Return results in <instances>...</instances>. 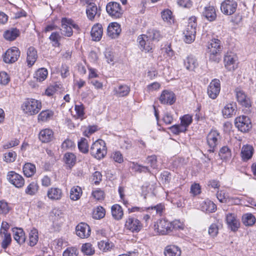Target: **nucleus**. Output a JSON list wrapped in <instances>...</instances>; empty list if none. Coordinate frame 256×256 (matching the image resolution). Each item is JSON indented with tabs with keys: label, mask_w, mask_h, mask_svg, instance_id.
Masks as SVG:
<instances>
[{
	"label": "nucleus",
	"mask_w": 256,
	"mask_h": 256,
	"mask_svg": "<svg viewBox=\"0 0 256 256\" xmlns=\"http://www.w3.org/2000/svg\"><path fill=\"white\" fill-rule=\"evenodd\" d=\"M254 148L250 145L244 146L241 150V155L243 160H247L250 159L253 154Z\"/></svg>",
	"instance_id": "32"
},
{
	"label": "nucleus",
	"mask_w": 256,
	"mask_h": 256,
	"mask_svg": "<svg viewBox=\"0 0 256 256\" xmlns=\"http://www.w3.org/2000/svg\"><path fill=\"white\" fill-rule=\"evenodd\" d=\"M36 168L34 164L30 163L26 164L23 167L24 174L27 177L32 176L36 172Z\"/></svg>",
	"instance_id": "38"
},
{
	"label": "nucleus",
	"mask_w": 256,
	"mask_h": 256,
	"mask_svg": "<svg viewBox=\"0 0 256 256\" xmlns=\"http://www.w3.org/2000/svg\"><path fill=\"white\" fill-rule=\"evenodd\" d=\"M107 153L106 143L102 140H98L94 142L90 148V154L95 158L100 160L104 158Z\"/></svg>",
	"instance_id": "2"
},
{
	"label": "nucleus",
	"mask_w": 256,
	"mask_h": 256,
	"mask_svg": "<svg viewBox=\"0 0 256 256\" xmlns=\"http://www.w3.org/2000/svg\"><path fill=\"white\" fill-rule=\"evenodd\" d=\"M162 17L164 22L169 24L174 22V18L172 16V12L168 10H164L162 12Z\"/></svg>",
	"instance_id": "46"
},
{
	"label": "nucleus",
	"mask_w": 256,
	"mask_h": 256,
	"mask_svg": "<svg viewBox=\"0 0 256 256\" xmlns=\"http://www.w3.org/2000/svg\"><path fill=\"white\" fill-rule=\"evenodd\" d=\"M61 26L62 28L60 30L62 34L68 37H70L72 35V28L77 30L79 28L78 25L74 24L71 19L65 18L62 19Z\"/></svg>",
	"instance_id": "3"
},
{
	"label": "nucleus",
	"mask_w": 256,
	"mask_h": 256,
	"mask_svg": "<svg viewBox=\"0 0 256 256\" xmlns=\"http://www.w3.org/2000/svg\"><path fill=\"white\" fill-rule=\"evenodd\" d=\"M191 26H186L185 30L184 32V40L186 43L191 44L192 42L195 40L196 38V28H194V30L190 29Z\"/></svg>",
	"instance_id": "28"
},
{
	"label": "nucleus",
	"mask_w": 256,
	"mask_h": 256,
	"mask_svg": "<svg viewBox=\"0 0 256 256\" xmlns=\"http://www.w3.org/2000/svg\"><path fill=\"white\" fill-rule=\"evenodd\" d=\"M62 190L58 188H51L47 192L48 197L52 200H60L62 197Z\"/></svg>",
	"instance_id": "26"
},
{
	"label": "nucleus",
	"mask_w": 256,
	"mask_h": 256,
	"mask_svg": "<svg viewBox=\"0 0 256 256\" xmlns=\"http://www.w3.org/2000/svg\"><path fill=\"white\" fill-rule=\"evenodd\" d=\"M20 34L19 30L12 28L6 31L4 34V38L10 41L14 40Z\"/></svg>",
	"instance_id": "34"
},
{
	"label": "nucleus",
	"mask_w": 256,
	"mask_h": 256,
	"mask_svg": "<svg viewBox=\"0 0 256 256\" xmlns=\"http://www.w3.org/2000/svg\"><path fill=\"white\" fill-rule=\"evenodd\" d=\"M164 56H166V57L170 59H174L176 58L174 51L171 48V44H168L166 45L164 47L162 48Z\"/></svg>",
	"instance_id": "47"
},
{
	"label": "nucleus",
	"mask_w": 256,
	"mask_h": 256,
	"mask_svg": "<svg viewBox=\"0 0 256 256\" xmlns=\"http://www.w3.org/2000/svg\"><path fill=\"white\" fill-rule=\"evenodd\" d=\"M159 100L162 104L171 105L175 102V96L172 92L164 90L162 92Z\"/></svg>",
	"instance_id": "16"
},
{
	"label": "nucleus",
	"mask_w": 256,
	"mask_h": 256,
	"mask_svg": "<svg viewBox=\"0 0 256 256\" xmlns=\"http://www.w3.org/2000/svg\"><path fill=\"white\" fill-rule=\"evenodd\" d=\"M147 163L150 164V166L153 168H157V160L156 156H149L147 158Z\"/></svg>",
	"instance_id": "63"
},
{
	"label": "nucleus",
	"mask_w": 256,
	"mask_h": 256,
	"mask_svg": "<svg viewBox=\"0 0 256 256\" xmlns=\"http://www.w3.org/2000/svg\"><path fill=\"white\" fill-rule=\"evenodd\" d=\"M106 10L108 14L114 18L121 17L122 10L120 4L116 2H110L106 6Z\"/></svg>",
	"instance_id": "6"
},
{
	"label": "nucleus",
	"mask_w": 256,
	"mask_h": 256,
	"mask_svg": "<svg viewBox=\"0 0 256 256\" xmlns=\"http://www.w3.org/2000/svg\"><path fill=\"white\" fill-rule=\"evenodd\" d=\"M235 93L237 100L240 104L245 108H249L252 106L250 98L240 88L235 89Z\"/></svg>",
	"instance_id": "7"
},
{
	"label": "nucleus",
	"mask_w": 256,
	"mask_h": 256,
	"mask_svg": "<svg viewBox=\"0 0 256 256\" xmlns=\"http://www.w3.org/2000/svg\"><path fill=\"white\" fill-rule=\"evenodd\" d=\"M54 138L52 129H42L39 133V139L42 142H48Z\"/></svg>",
	"instance_id": "23"
},
{
	"label": "nucleus",
	"mask_w": 256,
	"mask_h": 256,
	"mask_svg": "<svg viewBox=\"0 0 256 256\" xmlns=\"http://www.w3.org/2000/svg\"><path fill=\"white\" fill-rule=\"evenodd\" d=\"M140 48L146 52H152L154 44L152 40L148 38L146 34L140 36L138 38Z\"/></svg>",
	"instance_id": "9"
},
{
	"label": "nucleus",
	"mask_w": 256,
	"mask_h": 256,
	"mask_svg": "<svg viewBox=\"0 0 256 256\" xmlns=\"http://www.w3.org/2000/svg\"><path fill=\"white\" fill-rule=\"evenodd\" d=\"M209 54V60L215 62H218L220 60V52H209L208 51Z\"/></svg>",
	"instance_id": "59"
},
{
	"label": "nucleus",
	"mask_w": 256,
	"mask_h": 256,
	"mask_svg": "<svg viewBox=\"0 0 256 256\" xmlns=\"http://www.w3.org/2000/svg\"><path fill=\"white\" fill-rule=\"evenodd\" d=\"M220 139V134L216 130H212L207 136V142L210 148L208 150L214 152V148L218 145L219 140Z\"/></svg>",
	"instance_id": "11"
},
{
	"label": "nucleus",
	"mask_w": 256,
	"mask_h": 256,
	"mask_svg": "<svg viewBox=\"0 0 256 256\" xmlns=\"http://www.w3.org/2000/svg\"><path fill=\"white\" fill-rule=\"evenodd\" d=\"M184 64L186 70H194L198 66L197 59L193 56H188L184 60Z\"/></svg>",
	"instance_id": "20"
},
{
	"label": "nucleus",
	"mask_w": 256,
	"mask_h": 256,
	"mask_svg": "<svg viewBox=\"0 0 256 256\" xmlns=\"http://www.w3.org/2000/svg\"><path fill=\"white\" fill-rule=\"evenodd\" d=\"M226 222L228 226L233 231L236 230L239 227L240 222L234 214L229 213L226 214Z\"/></svg>",
	"instance_id": "22"
},
{
	"label": "nucleus",
	"mask_w": 256,
	"mask_h": 256,
	"mask_svg": "<svg viewBox=\"0 0 256 256\" xmlns=\"http://www.w3.org/2000/svg\"><path fill=\"white\" fill-rule=\"evenodd\" d=\"M243 223L246 226H252L256 222L255 217L251 214H248L243 216Z\"/></svg>",
	"instance_id": "45"
},
{
	"label": "nucleus",
	"mask_w": 256,
	"mask_h": 256,
	"mask_svg": "<svg viewBox=\"0 0 256 256\" xmlns=\"http://www.w3.org/2000/svg\"><path fill=\"white\" fill-rule=\"evenodd\" d=\"M238 58L232 52H228L224 56L225 68L229 71L234 70L237 68Z\"/></svg>",
	"instance_id": "5"
},
{
	"label": "nucleus",
	"mask_w": 256,
	"mask_h": 256,
	"mask_svg": "<svg viewBox=\"0 0 256 256\" xmlns=\"http://www.w3.org/2000/svg\"><path fill=\"white\" fill-rule=\"evenodd\" d=\"M238 6L236 2L234 0H224L221 4L222 12L226 15H231L236 10Z\"/></svg>",
	"instance_id": "10"
},
{
	"label": "nucleus",
	"mask_w": 256,
	"mask_h": 256,
	"mask_svg": "<svg viewBox=\"0 0 256 256\" xmlns=\"http://www.w3.org/2000/svg\"><path fill=\"white\" fill-rule=\"evenodd\" d=\"M82 251L85 254L91 256L94 254V249L90 243L83 244L82 247Z\"/></svg>",
	"instance_id": "48"
},
{
	"label": "nucleus",
	"mask_w": 256,
	"mask_h": 256,
	"mask_svg": "<svg viewBox=\"0 0 256 256\" xmlns=\"http://www.w3.org/2000/svg\"><path fill=\"white\" fill-rule=\"evenodd\" d=\"M236 105L234 103L226 104L222 110V113L224 118H230L236 114Z\"/></svg>",
	"instance_id": "24"
},
{
	"label": "nucleus",
	"mask_w": 256,
	"mask_h": 256,
	"mask_svg": "<svg viewBox=\"0 0 256 256\" xmlns=\"http://www.w3.org/2000/svg\"><path fill=\"white\" fill-rule=\"evenodd\" d=\"M82 194L81 188L78 186H74L70 191V198L72 200H77L80 198Z\"/></svg>",
	"instance_id": "40"
},
{
	"label": "nucleus",
	"mask_w": 256,
	"mask_h": 256,
	"mask_svg": "<svg viewBox=\"0 0 256 256\" xmlns=\"http://www.w3.org/2000/svg\"><path fill=\"white\" fill-rule=\"evenodd\" d=\"M125 226L132 232H138L141 230L142 225L137 218L129 217L126 222Z\"/></svg>",
	"instance_id": "14"
},
{
	"label": "nucleus",
	"mask_w": 256,
	"mask_h": 256,
	"mask_svg": "<svg viewBox=\"0 0 256 256\" xmlns=\"http://www.w3.org/2000/svg\"><path fill=\"white\" fill-rule=\"evenodd\" d=\"M42 107L41 102L34 98L26 100L22 105V109L23 112L28 116L37 114Z\"/></svg>",
	"instance_id": "1"
},
{
	"label": "nucleus",
	"mask_w": 256,
	"mask_h": 256,
	"mask_svg": "<svg viewBox=\"0 0 256 256\" xmlns=\"http://www.w3.org/2000/svg\"><path fill=\"white\" fill-rule=\"evenodd\" d=\"M86 13L88 18L90 20H93L96 16H100V9L98 10L96 4H92L90 6H87Z\"/></svg>",
	"instance_id": "19"
},
{
	"label": "nucleus",
	"mask_w": 256,
	"mask_h": 256,
	"mask_svg": "<svg viewBox=\"0 0 256 256\" xmlns=\"http://www.w3.org/2000/svg\"><path fill=\"white\" fill-rule=\"evenodd\" d=\"M107 31L108 34L111 38H116L121 32L120 26L117 22H112L108 25Z\"/></svg>",
	"instance_id": "17"
},
{
	"label": "nucleus",
	"mask_w": 256,
	"mask_h": 256,
	"mask_svg": "<svg viewBox=\"0 0 256 256\" xmlns=\"http://www.w3.org/2000/svg\"><path fill=\"white\" fill-rule=\"evenodd\" d=\"M54 113L50 110L42 111L38 115V122H44L52 118Z\"/></svg>",
	"instance_id": "30"
},
{
	"label": "nucleus",
	"mask_w": 256,
	"mask_h": 256,
	"mask_svg": "<svg viewBox=\"0 0 256 256\" xmlns=\"http://www.w3.org/2000/svg\"><path fill=\"white\" fill-rule=\"evenodd\" d=\"M7 178L12 184L18 188L22 187L24 184V180L22 176L13 171L8 172Z\"/></svg>",
	"instance_id": "12"
},
{
	"label": "nucleus",
	"mask_w": 256,
	"mask_h": 256,
	"mask_svg": "<svg viewBox=\"0 0 256 256\" xmlns=\"http://www.w3.org/2000/svg\"><path fill=\"white\" fill-rule=\"evenodd\" d=\"M203 14L210 22L214 20L216 16L215 8L213 6L205 7Z\"/></svg>",
	"instance_id": "33"
},
{
	"label": "nucleus",
	"mask_w": 256,
	"mask_h": 256,
	"mask_svg": "<svg viewBox=\"0 0 256 256\" xmlns=\"http://www.w3.org/2000/svg\"><path fill=\"white\" fill-rule=\"evenodd\" d=\"M146 35L152 42L155 40H158L160 38V32L154 30H150Z\"/></svg>",
	"instance_id": "56"
},
{
	"label": "nucleus",
	"mask_w": 256,
	"mask_h": 256,
	"mask_svg": "<svg viewBox=\"0 0 256 256\" xmlns=\"http://www.w3.org/2000/svg\"><path fill=\"white\" fill-rule=\"evenodd\" d=\"M74 109L78 117L82 118L84 116V106L80 102V104H75Z\"/></svg>",
	"instance_id": "61"
},
{
	"label": "nucleus",
	"mask_w": 256,
	"mask_h": 256,
	"mask_svg": "<svg viewBox=\"0 0 256 256\" xmlns=\"http://www.w3.org/2000/svg\"><path fill=\"white\" fill-rule=\"evenodd\" d=\"M105 216V210L102 206L97 207L93 212V218L95 219H100Z\"/></svg>",
	"instance_id": "51"
},
{
	"label": "nucleus",
	"mask_w": 256,
	"mask_h": 256,
	"mask_svg": "<svg viewBox=\"0 0 256 256\" xmlns=\"http://www.w3.org/2000/svg\"><path fill=\"white\" fill-rule=\"evenodd\" d=\"M10 210L8 204L4 200L0 201V214H6Z\"/></svg>",
	"instance_id": "62"
},
{
	"label": "nucleus",
	"mask_w": 256,
	"mask_h": 256,
	"mask_svg": "<svg viewBox=\"0 0 256 256\" xmlns=\"http://www.w3.org/2000/svg\"><path fill=\"white\" fill-rule=\"evenodd\" d=\"M1 233H2L4 234V238L2 240V247L5 249L7 248V247L10 244L11 241H12V238L10 234H8L6 232L2 231L0 232Z\"/></svg>",
	"instance_id": "55"
},
{
	"label": "nucleus",
	"mask_w": 256,
	"mask_h": 256,
	"mask_svg": "<svg viewBox=\"0 0 256 256\" xmlns=\"http://www.w3.org/2000/svg\"><path fill=\"white\" fill-rule=\"evenodd\" d=\"M15 152L10 151L4 154V160L6 162H12L15 161L16 158Z\"/></svg>",
	"instance_id": "53"
},
{
	"label": "nucleus",
	"mask_w": 256,
	"mask_h": 256,
	"mask_svg": "<svg viewBox=\"0 0 256 256\" xmlns=\"http://www.w3.org/2000/svg\"><path fill=\"white\" fill-rule=\"evenodd\" d=\"M48 74V72L47 70L45 68H41L36 72L34 78L37 81L42 82L46 79Z\"/></svg>",
	"instance_id": "39"
},
{
	"label": "nucleus",
	"mask_w": 256,
	"mask_h": 256,
	"mask_svg": "<svg viewBox=\"0 0 256 256\" xmlns=\"http://www.w3.org/2000/svg\"><path fill=\"white\" fill-rule=\"evenodd\" d=\"M218 154L220 158L224 161L230 160L232 157L231 150L226 146H224L220 149Z\"/></svg>",
	"instance_id": "36"
},
{
	"label": "nucleus",
	"mask_w": 256,
	"mask_h": 256,
	"mask_svg": "<svg viewBox=\"0 0 256 256\" xmlns=\"http://www.w3.org/2000/svg\"><path fill=\"white\" fill-rule=\"evenodd\" d=\"M98 246L99 248L104 252L110 250L114 246V244L112 242L104 240L99 242Z\"/></svg>",
	"instance_id": "54"
},
{
	"label": "nucleus",
	"mask_w": 256,
	"mask_h": 256,
	"mask_svg": "<svg viewBox=\"0 0 256 256\" xmlns=\"http://www.w3.org/2000/svg\"><path fill=\"white\" fill-rule=\"evenodd\" d=\"M76 234L82 238H88L90 236V228L88 224L82 222L76 227Z\"/></svg>",
	"instance_id": "15"
},
{
	"label": "nucleus",
	"mask_w": 256,
	"mask_h": 256,
	"mask_svg": "<svg viewBox=\"0 0 256 256\" xmlns=\"http://www.w3.org/2000/svg\"><path fill=\"white\" fill-rule=\"evenodd\" d=\"M112 214V217L116 220L122 219L124 215L123 210L122 207L118 204H114L111 208Z\"/></svg>",
	"instance_id": "35"
},
{
	"label": "nucleus",
	"mask_w": 256,
	"mask_h": 256,
	"mask_svg": "<svg viewBox=\"0 0 256 256\" xmlns=\"http://www.w3.org/2000/svg\"><path fill=\"white\" fill-rule=\"evenodd\" d=\"M38 232L36 229L33 228L29 234L28 244L33 246H35L38 242Z\"/></svg>",
	"instance_id": "41"
},
{
	"label": "nucleus",
	"mask_w": 256,
	"mask_h": 256,
	"mask_svg": "<svg viewBox=\"0 0 256 256\" xmlns=\"http://www.w3.org/2000/svg\"><path fill=\"white\" fill-rule=\"evenodd\" d=\"M79 150L82 153H87L88 151V140L85 138H82L80 141L78 142Z\"/></svg>",
	"instance_id": "50"
},
{
	"label": "nucleus",
	"mask_w": 256,
	"mask_h": 256,
	"mask_svg": "<svg viewBox=\"0 0 256 256\" xmlns=\"http://www.w3.org/2000/svg\"><path fill=\"white\" fill-rule=\"evenodd\" d=\"M38 190V186L37 182H32L26 188L25 192L27 194L34 196L36 194Z\"/></svg>",
	"instance_id": "42"
},
{
	"label": "nucleus",
	"mask_w": 256,
	"mask_h": 256,
	"mask_svg": "<svg viewBox=\"0 0 256 256\" xmlns=\"http://www.w3.org/2000/svg\"><path fill=\"white\" fill-rule=\"evenodd\" d=\"M61 36L58 32H53L49 37V39L52 43V46L58 47L60 45V40Z\"/></svg>",
	"instance_id": "44"
},
{
	"label": "nucleus",
	"mask_w": 256,
	"mask_h": 256,
	"mask_svg": "<svg viewBox=\"0 0 256 256\" xmlns=\"http://www.w3.org/2000/svg\"><path fill=\"white\" fill-rule=\"evenodd\" d=\"M65 162L70 166H74L76 161V156L73 153L66 152L64 154Z\"/></svg>",
	"instance_id": "52"
},
{
	"label": "nucleus",
	"mask_w": 256,
	"mask_h": 256,
	"mask_svg": "<svg viewBox=\"0 0 256 256\" xmlns=\"http://www.w3.org/2000/svg\"><path fill=\"white\" fill-rule=\"evenodd\" d=\"M208 51L209 52H221L222 50V46H221V42L216 38L212 39L209 42L208 46Z\"/></svg>",
	"instance_id": "31"
},
{
	"label": "nucleus",
	"mask_w": 256,
	"mask_h": 256,
	"mask_svg": "<svg viewBox=\"0 0 256 256\" xmlns=\"http://www.w3.org/2000/svg\"><path fill=\"white\" fill-rule=\"evenodd\" d=\"M102 34L103 29L101 24H96L92 27L90 34L93 40L99 41L102 37Z\"/></svg>",
	"instance_id": "21"
},
{
	"label": "nucleus",
	"mask_w": 256,
	"mask_h": 256,
	"mask_svg": "<svg viewBox=\"0 0 256 256\" xmlns=\"http://www.w3.org/2000/svg\"><path fill=\"white\" fill-rule=\"evenodd\" d=\"M220 90V81L218 79L213 80L208 88V94L210 98L215 99L218 95Z\"/></svg>",
	"instance_id": "13"
},
{
	"label": "nucleus",
	"mask_w": 256,
	"mask_h": 256,
	"mask_svg": "<svg viewBox=\"0 0 256 256\" xmlns=\"http://www.w3.org/2000/svg\"><path fill=\"white\" fill-rule=\"evenodd\" d=\"M14 238L18 243L21 244L24 242L26 237L24 233L21 228H16V230H14Z\"/></svg>",
	"instance_id": "37"
},
{
	"label": "nucleus",
	"mask_w": 256,
	"mask_h": 256,
	"mask_svg": "<svg viewBox=\"0 0 256 256\" xmlns=\"http://www.w3.org/2000/svg\"><path fill=\"white\" fill-rule=\"evenodd\" d=\"M74 146V142L69 139L65 140L62 144V148L64 150L72 148Z\"/></svg>",
	"instance_id": "64"
},
{
	"label": "nucleus",
	"mask_w": 256,
	"mask_h": 256,
	"mask_svg": "<svg viewBox=\"0 0 256 256\" xmlns=\"http://www.w3.org/2000/svg\"><path fill=\"white\" fill-rule=\"evenodd\" d=\"M216 197L220 202L223 203L227 202L229 200L228 194H226L222 190L217 192Z\"/></svg>",
	"instance_id": "58"
},
{
	"label": "nucleus",
	"mask_w": 256,
	"mask_h": 256,
	"mask_svg": "<svg viewBox=\"0 0 256 256\" xmlns=\"http://www.w3.org/2000/svg\"><path fill=\"white\" fill-rule=\"evenodd\" d=\"M181 252L180 248L174 245L168 246L164 252L165 256H180Z\"/></svg>",
	"instance_id": "29"
},
{
	"label": "nucleus",
	"mask_w": 256,
	"mask_h": 256,
	"mask_svg": "<svg viewBox=\"0 0 256 256\" xmlns=\"http://www.w3.org/2000/svg\"><path fill=\"white\" fill-rule=\"evenodd\" d=\"M26 62L29 67L32 66L38 58V54L36 49L30 46L27 50Z\"/></svg>",
	"instance_id": "18"
},
{
	"label": "nucleus",
	"mask_w": 256,
	"mask_h": 256,
	"mask_svg": "<svg viewBox=\"0 0 256 256\" xmlns=\"http://www.w3.org/2000/svg\"><path fill=\"white\" fill-rule=\"evenodd\" d=\"M78 250L75 247L68 248L63 252V256H78Z\"/></svg>",
	"instance_id": "57"
},
{
	"label": "nucleus",
	"mask_w": 256,
	"mask_h": 256,
	"mask_svg": "<svg viewBox=\"0 0 256 256\" xmlns=\"http://www.w3.org/2000/svg\"><path fill=\"white\" fill-rule=\"evenodd\" d=\"M154 229L159 234H166L172 232V224L166 220H160L154 224Z\"/></svg>",
	"instance_id": "4"
},
{
	"label": "nucleus",
	"mask_w": 256,
	"mask_h": 256,
	"mask_svg": "<svg viewBox=\"0 0 256 256\" xmlns=\"http://www.w3.org/2000/svg\"><path fill=\"white\" fill-rule=\"evenodd\" d=\"M234 124L236 127L237 128L244 126L248 128L252 127L250 120L248 117L244 116L236 118L235 119Z\"/></svg>",
	"instance_id": "25"
},
{
	"label": "nucleus",
	"mask_w": 256,
	"mask_h": 256,
	"mask_svg": "<svg viewBox=\"0 0 256 256\" xmlns=\"http://www.w3.org/2000/svg\"><path fill=\"white\" fill-rule=\"evenodd\" d=\"M20 56L18 48L14 46L8 49L3 57L4 61L6 63L10 64L16 62Z\"/></svg>",
	"instance_id": "8"
},
{
	"label": "nucleus",
	"mask_w": 256,
	"mask_h": 256,
	"mask_svg": "<svg viewBox=\"0 0 256 256\" xmlns=\"http://www.w3.org/2000/svg\"><path fill=\"white\" fill-rule=\"evenodd\" d=\"M180 124L182 126L188 127L192 122V117L190 114H185L180 118Z\"/></svg>",
	"instance_id": "49"
},
{
	"label": "nucleus",
	"mask_w": 256,
	"mask_h": 256,
	"mask_svg": "<svg viewBox=\"0 0 256 256\" xmlns=\"http://www.w3.org/2000/svg\"><path fill=\"white\" fill-rule=\"evenodd\" d=\"M130 90V87L126 84H120L114 90V94L118 97L127 96Z\"/></svg>",
	"instance_id": "27"
},
{
	"label": "nucleus",
	"mask_w": 256,
	"mask_h": 256,
	"mask_svg": "<svg viewBox=\"0 0 256 256\" xmlns=\"http://www.w3.org/2000/svg\"><path fill=\"white\" fill-rule=\"evenodd\" d=\"M216 208V204L210 200L204 202L202 206V210L208 212H214Z\"/></svg>",
	"instance_id": "43"
},
{
	"label": "nucleus",
	"mask_w": 256,
	"mask_h": 256,
	"mask_svg": "<svg viewBox=\"0 0 256 256\" xmlns=\"http://www.w3.org/2000/svg\"><path fill=\"white\" fill-rule=\"evenodd\" d=\"M111 158L116 162L120 164L123 162L124 158L122 154L119 151L114 152L111 155Z\"/></svg>",
	"instance_id": "60"
}]
</instances>
